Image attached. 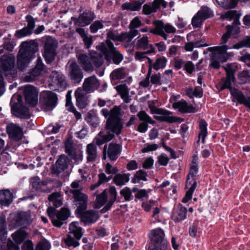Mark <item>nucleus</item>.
I'll use <instances>...</instances> for the list:
<instances>
[{"mask_svg":"<svg viewBox=\"0 0 250 250\" xmlns=\"http://www.w3.org/2000/svg\"><path fill=\"white\" fill-rule=\"evenodd\" d=\"M120 109L114 107L111 111V116L107 120L106 128L107 130L100 131L94 138L93 142L98 146H101L111 141L115 134L119 135L121 133L123 125L119 117Z\"/></svg>","mask_w":250,"mask_h":250,"instance_id":"f257e3e1","label":"nucleus"},{"mask_svg":"<svg viewBox=\"0 0 250 250\" xmlns=\"http://www.w3.org/2000/svg\"><path fill=\"white\" fill-rule=\"evenodd\" d=\"M38 50L37 42L34 40L23 42L20 45L17 55V65L21 70L25 69L35 58V54Z\"/></svg>","mask_w":250,"mask_h":250,"instance_id":"f03ea898","label":"nucleus"},{"mask_svg":"<svg viewBox=\"0 0 250 250\" xmlns=\"http://www.w3.org/2000/svg\"><path fill=\"white\" fill-rule=\"evenodd\" d=\"M77 59L83 70L88 72H92L94 67H100L104 62L103 55L94 50L90 51L88 55L81 53Z\"/></svg>","mask_w":250,"mask_h":250,"instance_id":"7ed1b4c3","label":"nucleus"},{"mask_svg":"<svg viewBox=\"0 0 250 250\" xmlns=\"http://www.w3.org/2000/svg\"><path fill=\"white\" fill-rule=\"evenodd\" d=\"M227 31L226 33L223 35L221 38L220 44L221 46L211 47L208 48V50L210 52H213L215 54L218 55L220 61L222 62H226L228 59L231 56L230 53L227 52V50L230 49L229 43L228 45L225 44L228 40L229 39L231 32L232 31V26L231 25H228L227 26Z\"/></svg>","mask_w":250,"mask_h":250,"instance_id":"20e7f679","label":"nucleus"},{"mask_svg":"<svg viewBox=\"0 0 250 250\" xmlns=\"http://www.w3.org/2000/svg\"><path fill=\"white\" fill-rule=\"evenodd\" d=\"M198 171V164L197 162L194 160L190 164L189 173L187 177L186 187H189V189L187 191L185 196L182 200V202L184 203H187L191 199L192 194L197 184V182L195 180V178L197 176Z\"/></svg>","mask_w":250,"mask_h":250,"instance_id":"39448f33","label":"nucleus"},{"mask_svg":"<svg viewBox=\"0 0 250 250\" xmlns=\"http://www.w3.org/2000/svg\"><path fill=\"white\" fill-rule=\"evenodd\" d=\"M96 48L104 54L105 57H111L114 63L116 64H119L123 59V55L116 50L110 41L107 40L105 43H100Z\"/></svg>","mask_w":250,"mask_h":250,"instance_id":"423d86ee","label":"nucleus"},{"mask_svg":"<svg viewBox=\"0 0 250 250\" xmlns=\"http://www.w3.org/2000/svg\"><path fill=\"white\" fill-rule=\"evenodd\" d=\"M10 104L13 114L16 116L22 119H27L30 117L28 108L21 104V96H13Z\"/></svg>","mask_w":250,"mask_h":250,"instance_id":"0eeeda50","label":"nucleus"},{"mask_svg":"<svg viewBox=\"0 0 250 250\" xmlns=\"http://www.w3.org/2000/svg\"><path fill=\"white\" fill-rule=\"evenodd\" d=\"M49 86L54 90L63 91L67 87L64 76L61 72L53 71L49 77Z\"/></svg>","mask_w":250,"mask_h":250,"instance_id":"6e6552de","label":"nucleus"},{"mask_svg":"<svg viewBox=\"0 0 250 250\" xmlns=\"http://www.w3.org/2000/svg\"><path fill=\"white\" fill-rule=\"evenodd\" d=\"M153 24L155 27L150 31L151 33L158 35L162 37L164 40H167V33H175L176 31V28L169 23L164 24L161 21H154Z\"/></svg>","mask_w":250,"mask_h":250,"instance_id":"1a4fd4ad","label":"nucleus"},{"mask_svg":"<svg viewBox=\"0 0 250 250\" xmlns=\"http://www.w3.org/2000/svg\"><path fill=\"white\" fill-rule=\"evenodd\" d=\"M149 237L155 244V248H159L160 250H166L167 242L165 239V233L162 229L158 228L152 230L149 234Z\"/></svg>","mask_w":250,"mask_h":250,"instance_id":"9d476101","label":"nucleus"},{"mask_svg":"<svg viewBox=\"0 0 250 250\" xmlns=\"http://www.w3.org/2000/svg\"><path fill=\"white\" fill-rule=\"evenodd\" d=\"M151 110V112L155 114L154 118L158 121L173 123L180 120V118L172 116L171 115L172 113L168 110L156 107Z\"/></svg>","mask_w":250,"mask_h":250,"instance_id":"9b49d317","label":"nucleus"},{"mask_svg":"<svg viewBox=\"0 0 250 250\" xmlns=\"http://www.w3.org/2000/svg\"><path fill=\"white\" fill-rule=\"evenodd\" d=\"M212 15L211 10L207 6H203L192 18L191 23L193 27L201 26L203 21Z\"/></svg>","mask_w":250,"mask_h":250,"instance_id":"f8f14e48","label":"nucleus"},{"mask_svg":"<svg viewBox=\"0 0 250 250\" xmlns=\"http://www.w3.org/2000/svg\"><path fill=\"white\" fill-rule=\"evenodd\" d=\"M56 46V42L53 38L50 37L46 38L45 41L43 56L47 63L51 62L54 59Z\"/></svg>","mask_w":250,"mask_h":250,"instance_id":"ddd939ff","label":"nucleus"},{"mask_svg":"<svg viewBox=\"0 0 250 250\" xmlns=\"http://www.w3.org/2000/svg\"><path fill=\"white\" fill-rule=\"evenodd\" d=\"M45 72L44 65L42 63L41 59L38 58L37 64L35 67L32 69L29 72L24 76L23 79L25 82H31L42 75Z\"/></svg>","mask_w":250,"mask_h":250,"instance_id":"4468645a","label":"nucleus"},{"mask_svg":"<svg viewBox=\"0 0 250 250\" xmlns=\"http://www.w3.org/2000/svg\"><path fill=\"white\" fill-rule=\"evenodd\" d=\"M41 96L42 103L45 110H50L54 108L58 100L55 93L49 91H44Z\"/></svg>","mask_w":250,"mask_h":250,"instance_id":"2eb2a0df","label":"nucleus"},{"mask_svg":"<svg viewBox=\"0 0 250 250\" xmlns=\"http://www.w3.org/2000/svg\"><path fill=\"white\" fill-rule=\"evenodd\" d=\"M24 94L26 103L31 106H34L38 103V92L37 89L31 85L24 87Z\"/></svg>","mask_w":250,"mask_h":250,"instance_id":"dca6fc26","label":"nucleus"},{"mask_svg":"<svg viewBox=\"0 0 250 250\" xmlns=\"http://www.w3.org/2000/svg\"><path fill=\"white\" fill-rule=\"evenodd\" d=\"M121 151L120 146L115 143L105 145L103 150V158L105 159L106 156L111 161H115Z\"/></svg>","mask_w":250,"mask_h":250,"instance_id":"f3484780","label":"nucleus"},{"mask_svg":"<svg viewBox=\"0 0 250 250\" xmlns=\"http://www.w3.org/2000/svg\"><path fill=\"white\" fill-rule=\"evenodd\" d=\"M71 193L74 196L75 201L77 202L78 207L76 210V213L81 212L82 211L86 210L88 200V196L78 189H73Z\"/></svg>","mask_w":250,"mask_h":250,"instance_id":"a211bd4d","label":"nucleus"},{"mask_svg":"<svg viewBox=\"0 0 250 250\" xmlns=\"http://www.w3.org/2000/svg\"><path fill=\"white\" fill-rule=\"evenodd\" d=\"M15 58L12 55H2L0 58V68L4 75H8L13 68Z\"/></svg>","mask_w":250,"mask_h":250,"instance_id":"6ab92c4d","label":"nucleus"},{"mask_svg":"<svg viewBox=\"0 0 250 250\" xmlns=\"http://www.w3.org/2000/svg\"><path fill=\"white\" fill-rule=\"evenodd\" d=\"M76 214L81 218L82 222L85 225L93 224L99 218L98 212L93 209L83 210L81 212H77Z\"/></svg>","mask_w":250,"mask_h":250,"instance_id":"aec40b11","label":"nucleus"},{"mask_svg":"<svg viewBox=\"0 0 250 250\" xmlns=\"http://www.w3.org/2000/svg\"><path fill=\"white\" fill-rule=\"evenodd\" d=\"M230 94L233 102L243 104L250 109V96L247 98L241 91L236 88L230 89Z\"/></svg>","mask_w":250,"mask_h":250,"instance_id":"412c9836","label":"nucleus"},{"mask_svg":"<svg viewBox=\"0 0 250 250\" xmlns=\"http://www.w3.org/2000/svg\"><path fill=\"white\" fill-rule=\"evenodd\" d=\"M68 73L70 79L74 83H80L83 78L82 70L75 62H73L70 64Z\"/></svg>","mask_w":250,"mask_h":250,"instance_id":"4be33fe9","label":"nucleus"},{"mask_svg":"<svg viewBox=\"0 0 250 250\" xmlns=\"http://www.w3.org/2000/svg\"><path fill=\"white\" fill-rule=\"evenodd\" d=\"M30 183L32 188L38 191L48 193L51 190V188L47 187L49 181H42L38 177L31 178Z\"/></svg>","mask_w":250,"mask_h":250,"instance_id":"5701e85b","label":"nucleus"},{"mask_svg":"<svg viewBox=\"0 0 250 250\" xmlns=\"http://www.w3.org/2000/svg\"><path fill=\"white\" fill-rule=\"evenodd\" d=\"M6 130L9 138L14 141H19L23 137V134L21 128L16 124H8Z\"/></svg>","mask_w":250,"mask_h":250,"instance_id":"b1692460","label":"nucleus"},{"mask_svg":"<svg viewBox=\"0 0 250 250\" xmlns=\"http://www.w3.org/2000/svg\"><path fill=\"white\" fill-rule=\"evenodd\" d=\"M137 116L141 121H143L137 127V130L141 133H145L146 131L148 128L147 124H154L155 123V121L144 111L139 112L137 114Z\"/></svg>","mask_w":250,"mask_h":250,"instance_id":"393cba45","label":"nucleus"},{"mask_svg":"<svg viewBox=\"0 0 250 250\" xmlns=\"http://www.w3.org/2000/svg\"><path fill=\"white\" fill-rule=\"evenodd\" d=\"M99 85V81L95 76H93L85 79L83 83V90L91 93L97 89Z\"/></svg>","mask_w":250,"mask_h":250,"instance_id":"a878e982","label":"nucleus"},{"mask_svg":"<svg viewBox=\"0 0 250 250\" xmlns=\"http://www.w3.org/2000/svg\"><path fill=\"white\" fill-rule=\"evenodd\" d=\"M224 68L227 73V78L226 79L222 80L223 83L221 89L229 88L230 91V89H233L231 87V84L234 82L235 79L234 71L229 65L227 66Z\"/></svg>","mask_w":250,"mask_h":250,"instance_id":"bb28decb","label":"nucleus"},{"mask_svg":"<svg viewBox=\"0 0 250 250\" xmlns=\"http://www.w3.org/2000/svg\"><path fill=\"white\" fill-rule=\"evenodd\" d=\"M172 107L175 109H178L181 113L194 112V108L184 100L173 103Z\"/></svg>","mask_w":250,"mask_h":250,"instance_id":"cd10ccee","label":"nucleus"},{"mask_svg":"<svg viewBox=\"0 0 250 250\" xmlns=\"http://www.w3.org/2000/svg\"><path fill=\"white\" fill-rule=\"evenodd\" d=\"M24 216L23 213H11L8 217V220L10 222L9 226L11 228H15L23 225L25 222L23 219Z\"/></svg>","mask_w":250,"mask_h":250,"instance_id":"c85d7f7f","label":"nucleus"},{"mask_svg":"<svg viewBox=\"0 0 250 250\" xmlns=\"http://www.w3.org/2000/svg\"><path fill=\"white\" fill-rule=\"evenodd\" d=\"M87 162H94L98 157L97 148L94 144L91 143L87 145L86 148Z\"/></svg>","mask_w":250,"mask_h":250,"instance_id":"c756f323","label":"nucleus"},{"mask_svg":"<svg viewBox=\"0 0 250 250\" xmlns=\"http://www.w3.org/2000/svg\"><path fill=\"white\" fill-rule=\"evenodd\" d=\"M84 91L81 88H79L76 90L75 93L77 105L79 108L82 109L85 107L87 104V97Z\"/></svg>","mask_w":250,"mask_h":250,"instance_id":"7c9ffc66","label":"nucleus"},{"mask_svg":"<svg viewBox=\"0 0 250 250\" xmlns=\"http://www.w3.org/2000/svg\"><path fill=\"white\" fill-rule=\"evenodd\" d=\"M187 212V208L180 204L177 209L172 214V219L175 222H181L186 219Z\"/></svg>","mask_w":250,"mask_h":250,"instance_id":"2f4dec72","label":"nucleus"},{"mask_svg":"<svg viewBox=\"0 0 250 250\" xmlns=\"http://www.w3.org/2000/svg\"><path fill=\"white\" fill-rule=\"evenodd\" d=\"M94 14L92 12H84L80 15L77 20L79 25L84 26L90 23L94 19Z\"/></svg>","mask_w":250,"mask_h":250,"instance_id":"473e14b6","label":"nucleus"},{"mask_svg":"<svg viewBox=\"0 0 250 250\" xmlns=\"http://www.w3.org/2000/svg\"><path fill=\"white\" fill-rule=\"evenodd\" d=\"M13 194L7 189L0 190V204L8 206L13 201Z\"/></svg>","mask_w":250,"mask_h":250,"instance_id":"72a5a7b5","label":"nucleus"},{"mask_svg":"<svg viewBox=\"0 0 250 250\" xmlns=\"http://www.w3.org/2000/svg\"><path fill=\"white\" fill-rule=\"evenodd\" d=\"M69 229L68 234L73 235L77 240L81 239L83 236L82 228L79 226L78 222L71 223L69 225Z\"/></svg>","mask_w":250,"mask_h":250,"instance_id":"f704fd0d","label":"nucleus"},{"mask_svg":"<svg viewBox=\"0 0 250 250\" xmlns=\"http://www.w3.org/2000/svg\"><path fill=\"white\" fill-rule=\"evenodd\" d=\"M208 46L206 42L204 37L199 39V40L195 42H188L185 44V48L187 51H191L194 47H202Z\"/></svg>","mask_w":250,"mask_h":250,"instance_id":"c9c22d12","label":"nucleus"},{"mask_svg":"<svg viewBox=\"0 0 250 250\" xmlns=\"http://www.w3.org/2000/svg\"><path fill=\"white\" fill-rule=\"evenodd\" d=\"M116 90L119 93L122 99L125 103L130 102L131 99L129 96V89L125 84H120L116 87Z\"/></svg>","mask_w":250,"mask_h":250,"instance_id":"e433bc0d","label":"nucleus"},{"mask_svg":"<svg viewBox=\"0 0 250 250\" xmlns=\"http://www.w3.org/2000/svg\"><path fill=\"white\" fill-rule=\"evenodd\" d=\"M70 215V211L68 209L62 208L61 210L57 212L56 215V223L61 224L60 227L63 224V221L66 220Z\"/></svg>","mask_w":250,"mask_h":250,"instance_id":"4c0bfd02","label":"nucleus"},{"mask_svg":"<svg viewBox=\"0 0 250 250\" xmlns=\"http://www.w3.org/2000/svg\"><path fill=\"white\" fill-rule=\"evenodd\" d=\"M85 120L94 127H97L99 124V118L96 113L93 111H90L87 114Z\"/></svg>","mask_w":250,"mask_h":250,"instance_id":"58836bf2","label":"nucleus"},{"mask_svg":"<svg viewBox=\"0 0 250 250\" xmlns=\"http://www.w3.org/2000/svg\"><path fill=\"white\" fill-rule=\"evenodd\" d=\"M207 125L208 124L207 122L204 120H200L199 122V128L200 129V132L199 133L198 137V141L200 139H202V142L203 143L205 142V139L207 135Z\"/></svg>","mask_w":250,"mask_h":250,"instance_id":"ea45409f","label":"nucleus"},{"mask_svg":"<svg viewBox=\"0 0 250 250\" xmlns=\"http://www.w3.org/2000/svg\"><path fill=\"white\" fill-rule=\"evenodd\" d=\"M139 34L137 30H130L129 32H125L120 35V41L126 42H130L132 39Z\"/></svg>","mask_w":250,"mask_h":250,"instance_id":"a19ab883","label":"nucleus"},{"mask_svg":"<svg viewBox=\"0 0 250 250\" xmlns=\"http://www.w3.org/2000/svg\"><path fill=\"white\" fill-rule=\"evenodd\" d=\"M129 180L128 174H118L115 175L113 181L115 184L119 186H123L127 183Z\"/></svg>","mask_w":250,"mask_h":250,"instance_id":"79ce46f5","label":"nucleus"},{"mask_svg":"<svg viewBox=\"0 0 250 250\" xmlns=\"http://www.w3.org/2000/svg\"><path fill=\"white\" fill-rule=\"evenodd\" d=\"M143 2L136 1L134 2H126L124 3L122 6L123 10H128L130 11H138L140 9Z\"/></svg>","mask_w":250,"mask_h":250,"instance_id":"37998d69","label":"nucleus"},{"mask_svg":"<svg viewBox=\"0 0 250 250\" xmlns=\"http://www.w3.org/2000/svg\"><path fill=\"white\" fill-rule=\"evenodd\" d=\"M27 233L22 229H20L12 235V238L17 244H20L26 238Z\"/></svg>","mask_w":250,"mask_h":250,"instance_id":"c03bdc74","label":"nucleus"},{"mask_svg":"<svg viewBox=\"0 0 250 250\" xmlns=\"http://www.w3.org/2000/svg\"><path fill=\"white\" fill-rule=\"evenodd\" d=\"M150 45H152L149 43L148 38L146 36H144L138 40L136 43V47L140 49H150Z\"/></svg>","mask_w":250,"mask_h":250,"instance_id":"a18cd8bd","label":"nucleus"},{"mask_svg":"<svg viewBox=\"0 0 250 250\" xmlns=\"http://www.w3.org/2000/svg\"><path fill=\"white\" fill-rule=\"evenodd\" d=\"M125 73L123 68H119L113 70L110 74L112 80H121L125 78Z\"/></svg>","mask_w":250,"mask_h":250,"instance_id":"49530a36","label":"nucleus"},{"mask_svg":"<svg viewBox=\"0 0 250 250\" xmlns=\"http://www.w3.org/2000/svg\"><path fill=\"white\" fill-rule=\"evenodd\" d=\"M76 238L74 239L72 235L68 234L65 238L64 239V242L65 245L69 247L76 248L79 246L80 243Z\"/></svg>","mask_w":250,"mask_h":250,"instance_id":"de8ad7c7","label":"nucleus"},{"mask_svg":"<svg viewBox=\"0 0 250 250\" xmlns=\"http://www.w3.org/2000/svg\"><path fill=\"white\" fill-rule=\"evenodd\" d=\"M57 212L56 210L52 207H48L47 209V213L51 219L52 224L56 227H60L61 224L56 223Z\"/></svg>","mask_w":250,"mask_h":250,"instance_id":"09e8293b","label":"nucleus"},{"mask_svg":"<svg viewBox=\"0 0 250 250\" xmlns=\"http://www.w3.org/2000/svg\"><path fill=\"white\" fill-rule=\"evenodd\" d=\"M154 48H153L152 45H150V49L148 50L145 52H136L135 53V58L136 60H138L139 61H143L145 59L147 58L146 56V54H150L151 53L154 52Z\"/></svg>","mask_w":250,"mask_h":250,"instance_id":"8fccbe9b","label":"nucleus"},{"mask_svg":"<svg viewBox=\"0 0 250 250\" xmlns=\"http://www.w3.org/2000/svg\"><path fill=\"white\" fill-rule=\"evenodd\" d=\"M167 62V59L165 57L159 58L156 59L155 62L153 64V68L158 70L165 67Z\"/></svg>","mask_w":250,"mask_h":250,"instance_id":"3c124183","label":"nucleus"},{"mask_svg":"<svg viewBox=\"0 0 250 250\" xmlns=\"http://www.w3.org/2000/svg\"><path fill=\"white\" fill-rule=\"evenodd\" d=\"M33 31L28 28L27 27H24L21 29L17 30L15 34L16 38L20 39L25 37L29 36L33 33Z\"/></svg>","mask_w":250,"mask_h":250,"instance_id":"603ef678","label":"nucleus"},{"mask_svg":"<svg viewBox=\"0 0 250 250\" xmlns=\"http://www.w3.org/2000/svg\"><path fill=\"white\" fill-rule=\"evenodd\" d=\"M107 200V193L104 190L102 193L98 195L96 198V206L97 208H100L103 206Z\"/></svg>","mask_w":250,"mask_h":250,"instance_id":"864d4df0","label":"nucleus"},{"mask_svg":"<svg viewBox=\"0 0 250 250\" xmlns=\"http://www.w3.org/2000/svg\"><path fill=\"white\" fill-rule=\"evenodd\" d=\"M146 175L147 174L145 171H144L142 170H140L136 172L134 178L132 180V181L134 183H139L140 180L146 181L147 180L146 178Z\"/></svg>","mask_w":250,"mask_h":250,"instance_id":"5fc2aeb1","label":"nucleus"},{"mask_svg":"<svg viewBox=\"0 0 250 250\" xmlns=\"http://www.w3.org/2000/svg\"><path fill=\"white\" fill-rule=\"evenodd\" d=\"M57 167L61 170H64L67 167V159L63 155L61 156L56 162Z\"/></svg>","mask_w":250,"mask_h":250,"instance_id":"6e6d98bb","label":"nucleus"},{"mask_svg":"<svg viewBox=\"0 0 250 250\" xmlns=\"http://www.w3.org/2000/svg\"><path fill=\"white\" fill-rule=\"evenodd\" d=\"M37 19L34 18L31 15H28L25 17V20L27 22V27L33 32L35 27V23Z\"/></svg>","mask_w":250,"mask_h":250,"instance_id":"4d7b16f0","label":"nucleus"},{"mask_svg":"<svg viewBox=\"0 0 250 250\" xmlns=\"http://www.w3.org/2000/svg\"><path fill=\"white\" fill-rule=\"evenodd\" d=\"M74 159L77 163L83 160V152L80 149L75 150L69 155Z\"/></svg>","mask_w":250,"mask_h":250,"instance_id":"13d9d810","label":"nucleus"},{"mask_svg":"<svg viewBox=\"0 0 250 250\" xmlns=\"http://www.w3.org/2000/svg\"><path fill=\"white\" fill-rule=\"evenodd\" d=\"M216 1L218 5L224 8L229 9L235 7V5H233L232 0L230 1L229 0H216Z\"/></svg>","mask_w":250,"mask_h":250,"instance_id":"bf43d9fd","label":"nucleus"},{"mask_svg":"<svg viewBox=\"0 0 250 250\" xmlns=\"http://www.w3.org/2000/svg\"><path fill=\"white\" fill-rule=\"evenodd\" d=\"M103 27L104 25L100 21H95L90 26V31L93 33H95L97 32L99 29L103 28Z\"/></svg>","mask_w":250,"mask_h":250,"instance_id":"052dcab7","label":"nucleus"},{"mask_svg":"<svg viewBox=\"0 0 250 250\" xmlns=\"http://www.w3.org/2000/svg\"><path fill=\"white\" fill-rule=\"evenodd\" d=\"M120 194L122 195L125 201H129L131 199V192L130 189L127 187L124 188L120 191Z\"/></svg>","mask_w":250,"mask_h":250,"instance_id":"680f3d73","label":"nucleus"},{"mask_svg":"<svg viewBox=\"0 0 250 250\" xmlns=\"http://www.w3.org/2000/svg\"><path fill=\"white\" fill-rule=\"evenodd\" d=\"M198 229V223L195 222L189 228V234L192 237L196 236Z\"/></svg>","mask_w":250,"mask_h":250,"instance_id":"e2e57ef3","label":"nucleus"},{"mask_svg":"<svg viewBox=\"0 0 250 250\" xmlns=\"http://www.w3.org/2000/svg\"><path fill=\"white\" fill-rule=\"evenodd\" d=\"M65 151L69 155L75 150L73 148V143L70 139H67L65 143Z\"/></svg>","mask_w":250,"mask_h":250,"instance_id":"0e129e2a","label":"nucleus"},{"mask_svg":"<svg viewBox=\"0 0 250 250\" xmlns=\"http://www.w3.org/2000/svg\"><path fill=\"white\" fill-rule=\"evenodd\" d=\"M150 82L153 84L160 85L161 84V74L157 73L152 75L150 77Z\"/></svg>","mask_w":250,"mask_h":250,"instance_id":"69168bd1","label":"nucleus"},{"mask_svg":"<svg viewBox=\"0 0 250 250\" xmlns=\"http://www.w3.org/2000/svg\"><path fill=\"white\" fill-rule=\"evenodd\" d=\"M50 245L47 242H40L37 245L35 250H49Z\"/></svg>","mask_w":250,"mask_h":250,"instance_id":"338daca9","label":"nucleus"},{"mask_svg":"<svg viewBox=\"0 0 250 250\" xmlns=\"http://www.w3.org/2000/svg\"><path fill=\"white\" fill-rule=\"evenodd\" d=\"M21 250H34L33 242L29 240L25 241L21 247Z\"/></svg>","mask_w":250,"mask_h":250,"instance_id":"774afa93","label":"nucleus"}]
</instances>
